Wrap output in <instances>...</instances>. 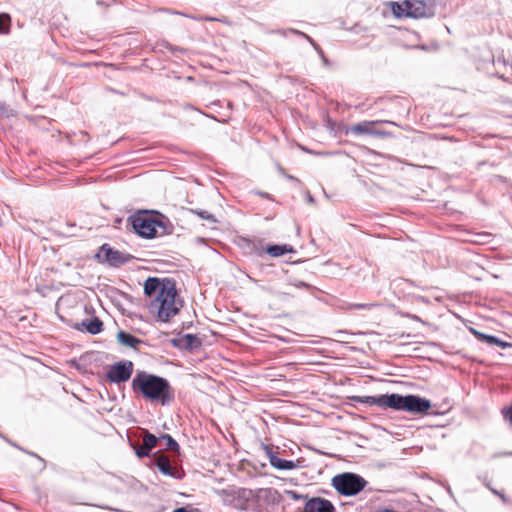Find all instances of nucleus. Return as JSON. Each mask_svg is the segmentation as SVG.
<instances>
[{"label":"nucleus","mask_w":512,"mask_h":512,"mask_svg":"<svg viewBox=\"0 0 512 512\" xmlns=\"http://www.w3.org/2000/svg\"><path fill=\"white\" fill-rule=\"evenodd\" d=\"M5 111V107L3 104L0 103V114H3Z\"/></svg>","instance_id":"nucleus-39"},{"label":"nucleus","mask_w":512,"mask_h":512,"mask_svg":"<svg viewBox=\"0 0 512 512\" xmlns=\"http://www.w3.org/2000/svg\"><path fill=\"white\" fill-rule=\"evenodd\" d=\"M195 213L201 217L202 219H206L212 223H216L217 220L215 218V216L211 213H209L208 211H205V210H200V211H195Z\"/></svg>","instance_id":"nucleus-25"},{"label":"nucleus","mask_w":512,"mask_h":512,"mask_svg":"<svg viewBox=\"0 0 512 512\" xmlns=\"http://www.w3.org/2000/svg\"><path fill=\"white\" fill-rule=\"evenodd\" d=\"M264 493L266 494L267 498H272L273 500H275L276 496H279L278 491L271 488L265 489Z\"/></svg>","instance_id":"nucleus-29"},{"label":"nucleus","mask_w":512,"mask_h":512,"mask_svg":"<svg viewBox=\"0 0 512 512\" xmlns=\"http://www.w3.org/2000/svg\"><path fill=\"white\" fill-rule=\"evenodd\" d=\"M367 484L368 482L361 475L353 472L337 474L331 480V485L336 492L345 497L358 495Z\"/></svg>","instance_id":"nucleus-5"},{"label":"nucleus","mask_w":512,"mask_h":512,"mask_svg":"<svg viewBox=\"0 0 512 512\" xmlns=\"http://www.w3.org/2000/svg\"><path fill=\"white\" fill-rule=\"evenodd\" d=\"M11 17L7 13H0V34H8L10 31Z\"/></svg>","instance_id":"nucleus-20"},{"label":"nucleus","mask_w":512,"mask_h":512,"mask_svg":"<svg viewBox=\"0 0 512 512\" xmlns=\"http://www.w3.org/2000/svg\"><path fill=\"white\" fill-rule=\"evenodd\" d=\"M306 200L309 203H314L315 202L314 197L309 192H307V194H306Z\"/></svg>","instance_id":"nucleus-33"},{"label":"nucleus","mask_w":512,"mask_h":512,"mask_svg":"<svg viewBox=\"0 0 512 512\" xmlns=\"http://www.w3.org/2000/svg\"><path fill=\"white\" fill-rule=\"evenodd\" d=\"M117 340L120 344L136 349L143 341L131 333L119 331L117 333Z\"/></svg>","instance_id":"nucleus-15"},{"label":"nucleus","mask_w":512,"mask_h":512,"mask_svg":"<svg viewBox=\"0 0 512 512\" xmlns=\"http://www.w3.org/2000/svg\"><path fill=\"white\" fill-rule=\"evenodd\" d=\"M266 456L270 465L277 470H293L297 468V464L292 460H285L277 456V454L268 445H263Z\"/></svg>","instance_id":"nucleus-11"},{"label":"nucleus","mask_w":512,"mask_h":512,"mask_svg":"<svg viewBox=\"0 0 512 512\" xmlns=\"http://www.w3.org/2000/svg\"><path fill=\"white\" fill-rule=\"evenodd\" d=\"M144 294L151 299L148 308L156 314L158 321L168 322L182 307V302L176 300L175 282L169 278L148 277L144 282Z\"/></svg>","instance_id":"nucleus-1"},{"label":"nucleus","mask_w":512,"mask_h":512,"mask_svg":"<svg viewBox=\"0 0 512 512\" xmlns=\"http://www.w3.org/2000/svg\"><path fill=\"white\" fill-rule=\"evenodd\" d=\"M377 512H396V511H394L392 509L385 508V509H382V510H378Z\"/></svg>","instance_id":"nucleus-38"},{"label":"nucleus","mask_w":512,"mask_h":512,"mask_svg":"<svg viewBox=\"0 0 512 512\" xmlns=\"http://www.w3.org/2000/svg\"><path fill=\"white\" fill-rule=\"evenodd\" d=\"M257 194L263 198H269L270 199V195L266 192H257Z\"/></svg>","instance_id":"nucleus-34"},{"label":"nucleus","mask_w":512,"mask_h":512,"mask_svg":"<svg viewBox=\"0 0 512 512\" xmlns=\"http://www.w3.org/2000/svg\"><path fill=\"white\" fill-rule=\"evenodd\" d=\"M173 512H189L185 507H179L175 509Z\"/></svg>","instance_id":"nucleus-35"},{"label":"nucleus","mask_w":512,"mask_h":512,"mask_svg":"<svg viewBox=\"0 0 512 512\" xmlns=\"http://www.w3.org/2000/svg\"><path fill=\"white\" fill-rule=\"evenodd\" d=\"M184 341H185L184 347L186 349H192L197 344H199V341H198L197 337L195 335H193V334H186L184 336Z\"/></svg>","instance_id":"nucleus-22"},{"label":"nucleus","mask_w":512,"mask_h":512,"mask_svg":"<svg viewBox=\"0 0 512 512\" xmlns=\"http://www.w3.org/2000/svg\"><path fill=\"white\" fill-rule=\"evenodd\" d=\"M380 123L396 125L395 122L389 121V120L362 121L360 123L350 126L347 129L346 133L347 134L350 133V134H354V135H373V136H379V137L390 136L389 132L373 129V126L380 124Z\"/></svg>","instance_id":"nucleus-8"},{"label":"nucleus","mask_w":512,"mask_h":512,"mask_svg":"<svg viewBox=\"0 0 512 512\" xmlns=\"http://www.w3.org/2000/svg\"><path fill=\"white\" fill-rule=\"evenodd\" d=\"M133 231L142 238L152 239L171 232V225L167 218L160 213L150 214L145 211L128 217Z\"/></svg>","instance_id":"nucleus-4"},{"label":"nucleus","mask_w":512,"mask_h":512,"mask_svg":"<svg viewBox=\"0 0 512 512\" xmlns=\"http://www.w3.org/2000/svg\"><path fill=\"white\" fill-rule=\"evenodd\" d=\"M495 494L499 495L503 500H505V496L503 494L498 493L497 491H493Z\"/></svg>","instance_id":"nucleus-40"},{"label":"nucleus","mask_w":512,"mask_h":512,"mask_svg":"<svg viewBox=\"0 0 512 512\" xmlns=\"http://www.w3.org/2000/svg\"><path fill=\"white\" fill-rule=\"evenodd\" d=\"M285 493L293 500L295 501H298V500H308V495H305V494H300L294 490H287L285 491Z\"/></svg>","instance_id":"nucleus-24"},{"label":"nucleus","mask_w":512,"mask_h":512,"mask_svg":"<svg viewBox=\"0 0 512 512\" xmlns=\"http://www.w3.org/2000/svg\"><path fill=\"white\" fill-rule=\"evenodd\" d=\"M304 512H336L333 503L322 497L309 498L304 505Z\"/></svg>","instance_id":"nucleus-10"},{"label":"nucleus","mask_w":512,"mask_h":512,"mask_svg":"<svg viewBox=\"0 0 512 512\" xmlns=\"http://www.w3.org/2000/svg\"><path fill=\"white\" fill-rule=\"evenodd\" d=\"M134 364L130 360H122L112 364L107 373L106 378L111 383H124L128 381L133 374Z\"/></svg>","instance_id":"nucleus-7"},{"label":"nucleus","mask_w":512,"mask_h":512,"mask_svg":"<svg viewBox=\"0 0 512 512\" xmlns=\"http://www.w3.org/2000/svg\"><path fill=\"white\" fill-rule=\"evenodd\" d=\"M504 418L512 424V405L502 410Z\"/></svg>","instance_id":"nucleus-28"},{"label":"nucleus","mask_w":512,"mask_h":512,"mask_svg":"<svg viewBox=\"0 0 512 512\" xmlns=\"http://www.w3.org/2000/svg\"><path fill=\"white\" fill-rule=\"evenodd\" d=\"M410 6L408 16L409 18H431L435 15V4L433 2H426L421 0H409Z\"/></svg>","instance_id":"nucleus-9"},{"label":"nucleus","mask_w":512,"mask_h":512,"mask_svg":"<svg viewBox=\"0 0 512 512\" xmlns=\"http://www.w3.org/2000/svg\"><path fill=\"white\" fill-rule=\"evenodd\" d=\"M97 4L98 5H104V6H108L109 5V3H107L105 0H98Z\"/></svg>","instance_id":"nucleus-36"},{"label":"nucleus","mask_w":512,"mask_h":512,"mask_svg":"<svg viewBox=\"0 0 512 512\" xmlns=\"http://www.w3.org/2000/svg\"><path fill=\"white\" fill-rule=\"evenodd\" d=\"M160 444H164L165 448L170 450V451L179 452V444L169 434H163V435L160 436Z\"/></svg>","instance_id":"nucleus-19"},{"label":"nucleus","mask_w":512,"mask_h":512,"mask_svg":"<svg viewBox=\"0 0 512 512\" xmlns=\"http://www.w3.org/2000/svg\"><path fill=\"white\" fill-rule=\"evenodd\" d=\"M315 51H316V52L319 54V56L321 57V59H322V61H323V64H324L325 66H328V65H329V61H328V59L325 57V55H324V53H323V50L320 48V51H319V50H315Z\"/></svg>","instance_id":"nucleus-31"},{"label":"nucleus","mask_w":512,"mask_h":512,"mask_svg":"<svg viewBox=\"0 0 512 512\" xmlns=\"http://www.w3.org/2000/svg\"><path fill=\"white\" fill-rule=\"evenodd\" d=\"M265 252L272 257H281L287 253L294 252V249L291 245H288V244H282V245L272 244V245H268L265 248Z\"/></svg>","instance_id":"nucleus-16"},{"label":"nucleus","mask_w":512,"mask_h":512,"mask_svg":"<svg viewBox=\"0 0 512 512\" xmlns=\"http://www.w3.org/2000/svg\"><path fill=\"white\" fill-rule=\"evenodd\" d=\"M134 393H140L149 401L159 402L165 406L174 399V394L169 381L156 374L138 370L131 382Z\"/></svg>","instance_id":"nucleus-3"},{"label":"nucleus","mask_w":512,"mask_h":512,"mask_svg":"<svg viewBox=\"0 0 512 512\" xmlns=\"http://www.w3.org/2000/svg\"><path fill=\"white\" fill-rule=\"evenodd\" d=\"M160 443V436L156 437L154 434L144 431V435L142 438V444L148 450L152 451L158 444Z\"/></svg>","instance_id":"nucleus-18"},{"label":"nucleus","mask_w":512,"mask_h":512,"mask_svg":"<svg viewBox=\"0 0 512 512\" xmlns=\"http://www.w3.org/2000/svg\"><path fill=\"white\" fill-rule=\"evenodd\" d=\"M288 32L291 34L298 35V36L305 38L312 45L314 50L320 51V46L306 33L302 32L300 30L294 29V28H288Z\"/></svg>","instance_id":"nucleus-21"},{"label":"nucleus","mask_w":512,"mask_h":512,"mask_svg":"<svg viewBox=\"0 0 512 512\" xmlns=\"http://www.w3.org/2000/svg\"><path fill=\"white\" fill-rule=\"evenodd\" d=\"M374 305L375 304H371V303H354V304L350 305V309L362 310V309H368Z\"/></svg>","instance_id":"nucleus-26"},{"label":"nucleus","mask_w":512,"mask_h":512,"mask_svg":"<svg viewBox=\"0 0 512 512\" xmlns=\"http://www.w3.org/2000/svg\"><path fill=\"white\" fill-rule=\"evenodd\" d=\"M293 285L296 288H308L309 287V285L303 281H297V282L293 283Z\"/></svg>","instance_id":"nucleus-32"},{"label":"nucleus","mask_w":512,"mask_h":512,"mask_svg":"<svg viewBox=\"0 0 512 512\" xmlns=\"http://www.w3.org/2000/svg\"><path fill=\"white\" fill-rule=\"evenodd\" d=\"M132 447L134 448L135 454L137 455L138 458L148 457L151 453V451L148 450L147 448H145V446L143 444H141V445L132 444Z\"/></svg>","instance_id":"nucleus-23"},{"label":"nucleus","mask_w":512,"mask_h":512,"mask_svg":"<svg viewBox=\"0 0 512 512\" xmlns=\"http://www.w3.org/2000/svg\"><path fill=\"white\" fill-rule=\"evenodd\" d=\"M336 334H337V335H343V334H345V332H343V331H337V332H336Z\"/></svg>","instance_id":"nucleus-41"},{"label":"nucleus","mask_w":512,"mask_h":512,"mask_svg":"<svg viewBox=\"0 0 512 512\" xmlns=\"http://www.w3.org/2000/svg\"><path fill=\"white\" fill-rule=\"evenodd\" d=\"M269 33H275V34H279L283 37H286L289 32H288V29H277V30H270Z\"/></svg>","instance_id":"nucleus-30"},{"label":"nucleus","mask_w":512,"mask_h":512,"mask_svg":"<svg viewBox=\"0 0 512 512\" xmlns=\"http://www.w3.org/2000/svg\"><path fill=\"white\" fill-rule=\"evenodd\" d=\"M409 6V0H404L402 2H391V11L397 18H409Z\"/></svg>","instance_id":"nucleus-17"},{"label":"nucleus","mask_w":512,"mask_h":512,"mask_svg":"<svg viewBox=\"0 0 512 512\" xmlns=\"http://www.w3.org/2000/svg\"><path fill=\"white\" fill-rule=\"evenodd\" d=\"M352 400L367 406L391 408L398 411L420 414L426 413L431 408V402L428 399L412 394L405 396L397 393L377 396H353Z\"/></svg>","instance_id":"nucleus-2"},{"label":"nucleus","mask_w":512,"mask_h":512,"mask_svg":"<svg viewBox=\"0 0 512 512\" xmlns=\"http://www.w3.org/2000/svg\"><path fill=\"white\" fill-rule=\"evenodd\" d=\"M505 455H512V452H509V453H505Z\"/></svg>","instance_id":"nucleus-42"},{"label":"nucleus","mask_w":512,"mask_h":512,"mask_svg":"<svg viewBox=\"0 0 512 512\" xmlns=\"http://www.w3.org/2000/svg\"><path fill=\"white\" fill-rule=\"evenodd\" d=\"M11 445H13L14 447L18 448L19 450L27 453L28 455L30 456H33V457H36L42 464H43V468H45V461L43 458H41L39 455H37L36 453L34 452H30V451H26L24 450L23 448L19 447L18 445L14 444V443H11Z\"/></svg>","instance_id":"nucleus-27"},{"label":"nucleus","mask_w":512,"mask_h":512,"mask_svg":"<svg viewBox=\"0 0 512 512\" xmlns=\"http://www.w3.org/2000/svg\"><path fill=\"white\" fill-rule=\"evenodd\" d=\"M285 177H286L287 179H289V180H292V181H296V182H298V181H299L297 178H295V177H294V176H292V175H285Z\"/></svg>","instance_id":"nucleus-37"},{"label":"nucleus","mask_w":512,"mask_h":512,"mask_svg":"<svg viewBox=\"0 0 512 512\" xmlns=\"http://www.w3.org/2000/svg\"><path fill=\"white\" fill-rule=\"evenodd\" d=\"M155 465L158 468V470L166 476L172 477L174 479H182L184 476L183 471L174 468L171 465L170 460L165 456H159L156 459Z\"/></svg>","instance_id":"nucleus-12"},{"label":"nucleus","mask_w":512,"mask_h":512,"mask_svg":"<svg viewBox=\"0 0 512 512\" xmlns=\"http://www.w3.org/2000/svg\"><path fill=\"white\" fill-rule=\"evenodd\" d=\"M95 257L100 263H105L111 267H119L130 262L134 258L129 253L115 250L107 243L101 245Z\"/></svg>","instance_id":"nucleus-6"},{"label":"nucleus","mask_w":512,"mask_h":512,"mask_svg":"<svg viewBox=\"0 0 512 512\" xmlns=\"http://www.w3.org/2000/svg\"><path fill=\"white\" fill-rule=\"evenodd\" d=\"M471 332L474 334V336L479 341H482V342L488 344L489 346H498V347H500L502 349L511 346L510 343L505 342V341L501 340L500 338H498V337H496L494 335L485 334V333L479 332V331H477L475 329H471Z\"/></svg>","instance_id":"nucleus-14"},{"label":"nucleus","mask_w":512,"mask_h":512,"mask_svg":"<svg viewBox=\"0 0 512 512\" xmlns=\"http://www.w3.org/2000/svg\"><path fill=\"white\" fill-rule=\"evenodd\" d=\"M74 328L78 331H86L91 335H97L103 331V322L98 317L84 319L80 323H76Z\"/></svg>","instance_id":"nucleus-13"}]
</instances>
